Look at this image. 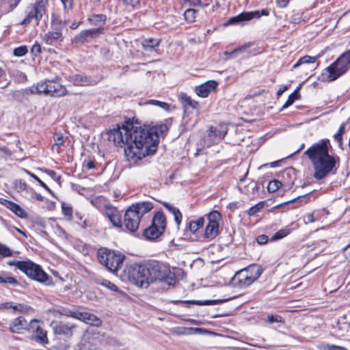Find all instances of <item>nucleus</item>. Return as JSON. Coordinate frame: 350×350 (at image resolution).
<instances>
[{
    "label": "nucleus",
    "mask_w": 350,
    "mask_h": 350,
    "mask_svg": "<svg viewBox=\"0 0 350 350\" xmlns=\"http://www.w3.org/2000/svg\"><path fill=\"white\" fill-rule=\"evenodd\" d=\"M98 284L107 288L113 292H117L118 291V286L114 283L108 280H103L101 282H98Z\"/></svg>",
    "instance_id": "49"
},
{
    "label": "nucleus",
    "mask_w": 350,
    "mask_h": 350,
    "mask_svg": "<svg viewBox=\"0 0 350 350\" xmlns=\"http://www.w3.org/2000/svg\"><path fill=\"white\" fill-rule=\"evenodd\" d=\"M23 262L24 260H9L8 261L7 264L10 266H14L18 269L21 271Z\"/></svg>",
    "instance_id": "56"
},
{
    "label": "nucleus",
    "mask_w": 350,
    "mask_h": 350,
    "mask_svg": "<svg viewBox=\"0 0 350 350\" xmlns=\"http://www.w3.org/2000/svg\"><path fill=\"white\" fill-rule=\"evenodd\" d=\"M0 284H8L13 286L18 285V281L12 276L11 273L6 271L0 272Z\"/></svg>",
    "instance_id": "33"
},
{
    "label": "nucleus",
    "mask_w": 350,
    "mask_h": 350,
    "mask_svg": "<svg viewBox=\"0 0 350 350\" xmlns=\"http://www.w3.org/2000/svg\"><path fill=\"white\" fill-rule=\"evenodd\" d=\"M42 52V48L41 44L38 41H36L30 49V53L32 58L34 59L36 57H40Z\"/></svg>",
    "instance_id": "43"
},
{
    "label": "nucleus",
    "mask_w": 350,
    "mask_h": 350,
    "mask_svg": "<svg viewBox=\"0 0 350 350\" xmlns=\"http://www.w3.org/2000/svg\"><path fill=\"white\" fill-rule=\"evenodd\" d=\"M70 81L78 86H85L90 84V79L86 76L76 75L71 77Z\"/></svg>",
    "instance_id": "37"
},
{
    "label": "nucleus",
    "mask_w": 350,
    "mask_h": 350,
    "mask_svg": "<svg viewBox=\"0 0 350 350\" xmlns=\"http://www.w3.org/2000/svg\"><path fill=\"white\" fill-rule=\"evenodd\" d=\"M147 103L152 104L156 106H158L165 111H169L170 106L167 103L160 101L158 100H149Z\"/></svg>",
    "instance_id": "50"
},
{
    "label": "nucleus",
    "mask_w": 350,
    "mask_h": 350,
    "mask_svg": "<svg viewBox=\"0 0 350 350\" xmlns=\"http://www.w3.org/2000/svg\"><path fill=\"white\" fill-rule=\"evenodd\" d=\"M23 170L25 174H28L29 176H31L32 178H33L36 182H38L40 185H41V184L42 183H44L37 175H36L33 172H31L26 169H23Z\"/></svg>",
    "instance_id": "58"
},
{
    "label": "nucleus",
    "mask_w": 350,
    "mask_h": 350,
    "mask_svg": "<svg viewBox=\"0 0 350 350\" xmlns=\"http://www.w3.org/2000/svg\"><path fill=\"white\" fill-rule=\"evenodd\" d=\"M149 284L156 281L168 282L174 279L170 266L159 260L149 259L144 261Z\"/></svg>",
    "instance_id": "7"
},
{
    "label": "nucleus",
    "mask_w": 350,
    "mask_h": 350,
    "mask_svg": "<svg viewBox=\"0 0 350 350\" xmlns=\"http://www.w3.org/2000/svg\"><path fill=\"white\" fill-rule=\"evenodd\" d=\"M27 93L36 95H44L52 97H62L67 94L66 87L60 82V79H45L32 85L27 89Z\"/></svg>",
    "instance_id": "5"
},
{
    "label": "nucleus",
    "mask_w": 350,
    "mask_h": 350,
    "mask_svg": "<svg viewBox=\"0 0 350 350\" xmlns=\"http://www.w3.org/2000/svg\"><path fill=\"white\" fill-rule=\"evenodd\" d=\"M32 3L46 10L49 0H36V1Z\"/></svg>",
    "instance_id": "59"
},
{
    "label": "nucleus",
    "mask_w": 350,
    "mask_h": 350,
    "mask_svg": "<svg viewBox=\"0 0 350 350\" xmlns=\"http://www.w3.org/2000/svg\"><path fill=\"white\" fill-rule=\"evenodd\" d=\"M350 70V49L342 53L329 66L323 69L321 75L324 81L332 82Z\"/></svg>",
    "instance_id": "6"
},
{
    "label": "nucleus",
    "mask_w": 350,
    "mask_h": 350,
    "mask_svg": "<svg viewBox=\"0 0 350 350\" xmlns=\"http://www.w3.org/2000/svg\"><path fill=\"white\" fill-rule=\"evenodd\" d=\"M327 350H348L344 347L338 346L335 345H327Z\"/></svg>",
    "instance_id": "64"
},
{
    "label": "nucleus",
    "mask_w": 350,
    "mask_h": 350,
    "mask_svg": "<svg viewBox=\"0 0 350 350\" xmlns=\"http://www.w3.org/2000/svg\"><path fill=\"white\" fill-rule=\"evenodd\" d=\"M28 53V47L26 45H21L16 47L13 50V55L16 57H23Z\"/></svg>",
    "instance_id": "47"
},
{
    "label": "nucleus",
    "mask_w": 350,
    "mask_h": 350,
    "mask_svg": "<svg viewBox=\"0 0 350 350\" xmlns=\"http://www.w3.org/2000/svg\"><path fill=\"white\" fill-rule=\"evenodd\" d=\"M0 204L21 218L27 217L25 210L20 205L11 200L1 198Z\"/></svg>",
    "instance_id": "26"
},
{
    "label": "nucleus",
    "mask_w": 350,
    "mask_h": 350,
    "mask_svg": "<svg viewBox=\"0 0 350 350\" xmlns=\"http://www.w3.org/2000/svg\"><path fill=\"white\" fill-rule=\"evenodd\" d=\"M18 312L24 315H31L35 313V309L26 304H18Z\"/></svg>",
    "instance_id": "42"
},
{
    "label": "nucleus",
    "mask_w": 350,
    "mask_h": 350,
    "mask_svg": "<svg viewBox=\"0 0 350 350\" xmlns=\"http://www.w3.org/2000/svg\"><path fill=\"white\" fill-rule=\"evenodd\" d=\"M166 226V217L162 211H158L153 215L151 225L144 230L143 235L146 239L156 240L164 233Z\"/></svg>",
    "instance_id": "11"
},
{
    "label": "nucleus",
    "mask_w": 350,
    "mask_h": 350,
    "mask_svg": "<svg viewBox=\"0 0 350 350\" xmlns=\"http://www.w3.org/2000/svg\"><path fill=\"white\" fill-rule=\"evenodd\" d=\"M161 42V39L146 38L142 42V49L146 52H157Z\"/></svg>",
    "instance_id": "30"
},
{
    "label": "nucleus",
    "mask_w": 350,
    "mask_h": 350,
    "mask_svg": "<svg viewBox=\"0 0 350 350\" xmlns=\"http://www.w3.org/2000/svg\"><path fill=\"white\" fill-rule=\"evenodd\" d=\"M104 31L103 27L92 28L81 31L75 37V42L83 44L99 36Z\"/></svg>",
    "instance_id": "20"
},
{
    "label": "nucleus",
    "mask_w": 350,
    "mask_h": 350,
    "mask_svg": "<svg viewBox=\"0 0 350 350\" xmlns=\"http://www.w3.org/2000/svg\"><path fill=\"white\" fill-rule=\"evenodd\" d=\"M0 204L21 218L27 217L25 210L20 205L11 200L1 198Z\"/></svg>",
    "instance_id": "28"
},
{
    "label": "nucleus",
    "mask_w": 350,
    "mask_h": 350,
    "mask_svg": "<svg viewBox=\"0 0 350 350\" xmlns=\"http://www.w3.org/2000/svg\"><path fill=\"white\" fill-rule=\"evenodd\" d=\"M54 143L51 146L53 151L57 153L62 152V147L64 146L65 139L62 133H55L53 136Z\"/></svg>",
    "instance_id": "35"
},
{
    "label": "nucleus",
    "mask_w": 350,
    "mask_h": 350,
    "mask_svg": "<svg viewBox=\"0 0 350 350\" xmlns=\"http://www.w3.org/2000/svg\"><path fill=\"white\" fill-rule=\"evenodd\" d=\"M105 215L114 227L117 228H123L122 215L116 207L111 205L105 206Z\"/></svg>",
    "instance_id": "22"
},
{
    "label": "nucleus",
    "mask_w": 350,
    "mask_h": 350,
    "mask_svg": "<svg viewBox=\"0 0 350 350\" xmlns=\"http://www.w3.org/2000/svg\"><path fill=\"white\" fill-rule=\"evenodd\" d=\"M263 272L262 267L257 264H252L235 273L231 278L234 286L245 288L256 281Z\"/></svg>",
    "instance_id": "8"
},
{
    "label": "nucleus",
    "mask_w": 350,
    "mask_h": 350,
    "mask_svg": "<svg viewBox=\"0 0 350 350\" xmlns=\"http://www.w3.org/2000/svg\"><path fill=\"white\" fill-rule=\"evenodd\" d=\"M57 313L60 315L70 317L75 319L80 320L85 323L92 326L99 327L102 324V321L100 319L97 317L95 314L87 312H82L64 308L62 310H58Z\"/></svg>",
    "instance_id": "13"
},
{
    "label": "nucleus",
    "mask_w": 350,
    "mask_h": 350,
    "mask_svg": "<svg viewBox=\"0 0 350 350\" xmlns=\"http://www.w3.org/2000/svg\"><path fill=\"white\" fill-rule=\"evenodd\" d=\"M22 0H0V13L7 14L13 12Z\"/></svg>",
    "instance_id": "29"
},
{
    "label": "nucleus",
    "mask_w": 350,
    "mask_h": 350,
    "mask_svg": "<svg viewBox=\"0 0 350 350\" xmlns=\"http://www.w3.org/2000/svg\"><path fill=\"white\" fill-rule=\"evenodd\" d=\"M205 218L206 219V224L204 230L203 238L210 241L215 239L219 233V224L222 220V216L219 211L214 210L204 216L190 220L187 223L186 229L192 234L196 233L204 226Z\"/></svg>",
    "instance_id": "3"
},
{
    "label": "nucleus",
    "mask_w": 350,
    "mask_h": 350,
    "mask_svg": "<svg viewBox=\"0 0 350 350\" xmlns=\"http://www.w3.org/2000/svg\"><path fill=\"white\" fill-rule=\"evenodd\" d=\"M54 335L59 338L70 339L77 332V325L70 322L53 321L51 323Z\"/></svg>",
    "instance_id": "14"
},
{
    "label": "nucleus",
    "mask_w": 350,
    "mask_h": 350,
    "mask_svg": "<svg viewBox=\"0 0 350 350\" xmlns=\"http://www.w3.org/2000/svg\"><path fill=\"white\" fill-rule=\"evenodd\" d=\"M269 12L267 9L262 10H255L251 12H243L239 14L230 18L226 23L224 24L225 27L228 25H234L243 21H250L254 18H259L261 16H269Z\"/></svg>",
    "instance_id": "16"
},
{
    "label": "nucleus",
    "mask_w": 350,
    "mask_h": 350,
    "mask_svg": "<svg viewBox=\"0 0 350 350\" xmlns=\"http://www.w3.org/2000/svg\"><path fill=\"white\" fill-rule=\"evenodd\" d=\"M83 168L87 171L96 169L95 159H85L83 163Z\"/></svg>",
    "instance_id": "51"
},
{
    "label": "nucleus",
    "mask_w": 350,
    "mask_h": 350,
    "mask_svg": "<svg viewBox=\"0 0 350 350\" xmlns=\"http://www.w3.org/2000/svg\"><path fill=\"white\" fill-rule=\"evenodd\" d=\"M62 211L65 217L69 219L72 217V207L70 204L65 202L62 203Z\"/></svg>",
    "instance_id": "48"
},
{
    "label": "nucleus",
    "mask_w": 350,
    "mask_h": 350,
    "mask_svg": "<svg viewBox=\"0 0 350 350\" xmlns=\"http://www.w3.org/2000/svg\"><path fill=\"white\" fill-rule=\"evenodd\" d=\"M256 240L259 245H264L268 242L269 238L266 234H260L256 238Z\"/></svg>",
    "instance_id": "57"
},
{
    "label": "nucleus",
    "mask_w": 350,
    "mask_h": 350,
    "mask_svg": "<svg viewBox=\"0 0 350 350\" xmlns=\"http://www.w3.org/2000/svg\"><path fill=\"white\" fill-rule=\"evenodd\" d=\"M311 193H308L302 196H299L293 200L281 203L275 206V208H279L286 205L290 206V209H295L303 205L308 204L310 201Z\"/></svg>",
    "instance_id": "23"
},
{
    "label": "nucleus",
    "mask_w": 350,
    "mask_h": 350,
    "mask_svg": "<svg viewBox=\"0 0 350 350\" xmlns=\"http://www.w3.org/2000/svg\"><path fill=\"white\" fill-rule=\"evenodd\" d=\"M218 82L215 80H209L195 88L196 94L201 98H206L211 92H216L218 87Z\"/></svg>",
    "instance_id": "21"
},
{
    "label": "nucleus",
    "mask_w": 350,
    "mask_h": 350,
    "mask_svg": "<svg viewBox=\"0 0 350 350\" xmlns=\"http://www.w3.org/2000/svg\"><path fill=\"white\" fill-rule=\"evenodd\" d=\"M250 44H245L241 46H239L236 49H234L233 51H232L231 52H226L225 54L226 55H228L230 57H232L234 54L235 53H240V52H242L243 50L246 49L247 48H248L250 46Z\"/></svg>",
    "instance_id": "53"
},
{
    "label": "nucleus",
    "mask_w": 350,
    "mask_h": 350,
    "mask_svg": "<svg viewBox=\"0 0 350 350\" xmlns=\"http://www.w3.org/2000/svg\"><path fill=\"white\" fill-rule=\"evenodd\" d=\"M291 0H276L275 3L278 8L283 9L288 6Z\"/></svg>",
    "instance_id": "62"
},
{
    "label": "nucleus",
    "mask_w": 350,
    "mask_h": 350,
    "mask_svg": "<svg viewBox=\"0 0 350 350\" xmlns=\"http://www.w3.org/2000/svg\"><path fill=\"white\" fill-rule=\"evenodd\" d=\"M208 130L213 135V137H215L218 142L221 141L228 132V128L224 124H220L217 126H211Z\"/></svg>",
    "instance_id": "31"
},
{
    "label": "nucleus",
    "mask_w": 350,
    "mask_h": 350,
    "mask_svg": "<svg viewBox=\"0 0 350 350\" xmlns=\"http://www.w3.org/2000/svg\"><path fill=\"white\" fill-rule=\"evenodd\" d=\"M44 172L55 180H59L61 178L60 176H57V173L54 170L46 169L44 170Z\"/></svg>",
    "instance_id": "61"
},
{
    "label": "nucleus",
    "mask_w": 350,
    "mask_h": 350,
    "mask_svg": "<svg viewBox=\"0 0 350 350\" xmlns=\"http://www.w3.org/2000/svg\"><path fill=\"white\" fill-rule=\"evenodd\" d=\"M282 186V182L277 179L269 181L267 187V191L269 193H274L277 191Z\"/></svg>",
    "instance_id": "44"
},
{
    "label": "nucleus",
    "mask_w": 350,
    "mask_h": 350,
    "mask_svg": "<svg viewBox=\"0 0 350 350\" xmlns=\"http://www.w3.org/2000/svg\"><path fill=\"white\" fill-rule=\"evenodd\" d=\"M280 319H281V317H280L278 315L271 314V315L268 316V321L271 323H275V322H280V321H281Z\"/></svg>",
    "instance_id": "63"
},
{
    "label": "nucleus",
    "mask_w": 350,
    "mask_h": 350,
    "mask_svg": "<svg viewBox=\"0 0 350 350\" xmlns=\"http://www.w3.org/2000/svg\"><path fill=\"white\" fill-rule=\"evenodd\" d=\"M42 41L49 45H56L61 44L64 40L62 33V28L61 27H55L52 31H49L42 36Z\"/></svg>",
    "instance_id": "19"
},
{
    "label": "nucleus",
    "mask_w": 350,
    "mask_h": 350,
    "mask_svg": "<svg viewBox=\"0 0 350 350\" xmlns=\"http://www.w3.org/2000/svg\"><path fill=\"white\" fill-rule=\"evenodd\" d=\"M13 255L12 250L7 245L0 243V259L11 257Z\"/></svg>",
    "instance_id": "45"
},
{
    "label": "nucleus",
    "mask_w": 350,
    "mask_h": 350,
    "mask_svg": "<svg viewBox=\"0 0 350 350\" xmlns=\"http://www.w3.org/2000/svg\"><path fill=\"white\" fill-rule=\"evenodd\" d=\"M97 259L109 271L116 273L122 268L125 255L107 247H100L97 251Z\"/></svg>",
    "instance_id": "9"
},
{
    "label": "nucleus",
    "mask_w": 350,
    "mask_h": 350,
    "mask_svg": "<svg viewBox=\"0 0 350 350\" xmlns=\"http://www.w3.org/2000/svg\"><path fill=\"white\" fill-rule=\"evenodd\" d=\"M322 56V53H319L316 56H310L308 55L301 57L297 62L293 66V69L298 68L299 66L304 64H313Z\"/></svg>",
    "instance_id": "34"
},
{
    "label": "nucleus",
    "mask_w": 350,
    "mask_h": 350,
    "mask_svg": "<svg viewBox=\"0 0 350 350\" xmlns=\"http://www.w3.org/2000/svg\"><path fill=\"white\" fill-rule=\"evenodd\" d=\"M14 189L17 192H22L26 190L28 187L27 184L24 180L17 179L13 183Z\"/></svg>",
    "instance_id": "46"
},
{
    "label": "nucleus",
    "mask_w": 350,
    "mask_h": 350,
    "mask_svg": "<svg viewBox=\"0 0 350 350\" xmlns=\"http://www.w3.org/2000/svg\"><path fill=\"white\" fill-rule=\"evenodd\" d=\"M21 271L31 280L40 283H44L51 278L49 275L43 270L40 265L30 260H24Z\"/></svg>",
    "instance_id": "12"
},
{
    "label": "nucleus",
    "mask_w": 350,
    "mask_h": 350,
    "mask_svg": "<svg viewBox=\"0 0 350 350\" xmlns=\"http://www.w3.org/2000/svg\"><path fill=\"white\" fill-rule=\"evenodd\" d=\"M123 3L124 5L131 9H134L139 5L140 0H123Z\"/></svg>",
    "instance_id": "54"
},
{
    "label": "nucleus",
    "mask_w": 350,
    "mask_h": 350,
    "mask_svg": "<svg viewBox=\"0 0 350 350\" xmlns=\"http://www.w3.org/2000/svg\"><path fill=\"white\" fill-rule=\"evenodd\" d=\"M42 324H43L42 321L40 323L33 324V327H31L29 333H31V338L32 340L40 345H45L49 343V340L48 338V332L42 327Z\"/></svg>",
    "instance_id": "18"
},
{
    "label": "nucleus",
    "mask_w": 350,
    "mask_h": 350,
    "mask_svg": "<svg viewBox=\"0 0 350 350\" xmlns=\"http://www.w3.org/2000/svg\"><path fill=\"white\" fill-rule=\"evenodd\" d=\"M299 88L295 90L288 96L286 102L282 106V109H286L292 105L294 102L300 98L301 95L299 92Z\"/></svg>",
    "instance_id": "38"
},
{
    "label": "nucleus",
    "mask_w": 350,
    "mask_h": 350,
    "mask_svg": "<svg viewBox=\"0 0 350 350\" xmlns=\"http://www.w3.org/2000/svg\"><path fill=\"white\" fill-rule=\"evenodd\" d=\"M144 261L138 264L134 263L125 267L123 275L131 283L138 287L148 286V277L146 274Z\"/></svg>",
    "instance_id": "10"
},
{
    "label": "nucleus",
    "mask_w": 350,
    "mask_h": 350,
    "mask_svg": "<svg viewBox=\"0 0 350 350\" xmlns=\"http://www.w3.org/2000/svg\"><path fill=\"white\" fill-rule=\"evenodd\" d=\"M184 3L188 4L189 6L193 7H202L201 0H183Z\"/></svg>",
    "instance_id": "55"
},
{
    "label": "nucleus",
    "mask_w": 350,
    "mask_h": 350,
    "mask_svg": "<svg viewBox=\"0 0 350 350\" xmlns=\"http://www.w3.org/2000/svg\"><path fill=\"white\" fill-rule=\"evenodd\" d=\"M153 208L150 202H140L132 204L124 215L123 227L130 233L137 232L142 217Z\"/></svg>",
    "instance_id": "4"
},
{
    "label": "nucleus",
    "mask_w": 350,
    "mask_h": 350,
    "mask_svg": "<svg viewBox=\"0 0 350 350\" xmlns=\"http://www.w3.org/2000/svg\"><path fill=\"white\" fill-rule=\"evenodd\" d=\"M163 206L174 215L176 224L179 226L183 220V215L180 210L169 203H163Z\"/></svg>",
    "instance_id": "32"
},
{
    "label": "nucleus",
    "mask_w": 350,
    "mask_h": 350,
    "mask_svg": "<svg viewBox=\"0 0 350 350\" xmlns=\"http://www.w3.org/2000/svg\"><path fill=\"white\" fill-rule=\"evenodd\" d=\"M178 100L180 103L185 113L189 112L190 110L200 111V105L198 101L193 99L190 96L185 93H181L178 96Z\"/></svg>",
    "instance_id": "24"
},
{
    "label": "nucleus",
    "mask_w": 350,
    "mask_h": 350,
    "mask_svg": "<svg viewBox=\"0 0 350 350\" xmlns=\"http://www.w3.org/2000/svg\"><path fill=\"white\" fill-rule=\"evenodd\" d=\"M107 21V16L103 14H93L88 18V21L92 25H104Z\"/></svg>",
    "instance_id": "36"
},
{
    "label": "nucleus",
    "mask_w": 350,
    "mask_h": 350,
    "mask_svg": "<svg viewBox=\"0 0 350 350\" xmlns=\"http://www.w3.org/2000/svg\"><path fill=\"white\" fill-rule=\"evenodd\" d=\"M63 4L64 8L66 11L70 10L72 8L73 0H60Z\"/></svg>",
    "instance_id": "60"
},
{
    "label": "nucleus",
    "mask_w": 350,
    "mask_h": 350,
    "mask_svg": "<svg viewBox=\"0 0 350 350\" xmlns=\"http://www.w3.org/2000/svg\"><path fill=\"white\" fill-rule=\"evenodd\" d=\"M219 142L215 137H213V135L209 130L207 131V134L204 137H202L200 142L198 144V148L196 149V152L195 153L196 156L200 155L201 152L208 148L213 146L214 144H217Z\"/></svg>",
    "instance_id": "25"
},
{
    "label": "nucleus",
    "mask_w": 350,
    "mask_h": 350,
    "mask_svg": "<svg viewBox=\"0 0 350 350\" xmlns=\"http://www.w3.org/2000/svg\"><path fill=\"white\" fill-rule=\"evenodd\" d=\"M167 131L165 124L141 125L138 118L133 116L124 117L123 122L107 130L106 135L109 142L124 148L128 161L136 163L157 152L160 137Z\"/></svg>",
    "instance_id": "1"
},
{
    "label": "nucleus",
    "mask_w": 350,
    "mask_h": 350,
    "mask_svg": "<svg viewBox=\"0 0 350 350\" xmlns=\"http://www.w3.org/2000/svg\"><path fill=\"white\" fill-rule=\"evenodd\" d=\"M0 204L21 218L27 217L25 210L20 205L11 200L1 198Z\"/></svg>",
    "instance_id": "27"
},
{
    "label": "nucleus",
    "mask_w": 350,
    "mask_h": 350,
    "mask_svg": "<svg viewBox=\"0 0 350 350\" xmlns=\"http://www.w3.org/2000/svg\"><path fill=\"white\" fill-rule=\"evenodd\" d=\"M41 323V320L32 319L29 322L23 316H19L12 320L9 325V331L12 334H24L30 332L31 327L33 324Z\"/></svg>",
    "instance_id": "15"
},
{
    "label": "nucleus",
    "mask_w": 350,
    "mask_h": 350,
    "mask_svg": "<svg viewBox=\"0 0 350 350\" xmlns=\"http://www.w3.org/2000/svg\"><path fill=\"white\" fill-rule=\"evenodd\" d=\"M197 11L195 9L189 8L184 12L185 20L189 23H192L196 21Z\"/></svg>",
    "instance_id": "41"
},
{
    "label": "nucleus",
    "mask_w": 350,
    "mask_h": 350,
    "mask_svg": "<svg viewBox=\"0 0 350 350\" xmlns=\"http://www.w3.org/2000/svg\"><path fill=\"white\" fill-rule=\"evenodd\" d=\"M291 230L289 228L286 227V228H282V229L278 230V232H276L273 235V237L270 239V241H275L277 240L282 239L286 237V236H288L289 234H291Z\"/></svg>",
    "instance_id": "39"
},
{
    "label": "nucleus",
    "mask_w": 350,
    "mask_h": 350,
    "mask_svg": "<svg viewBox=\"0 0 350 350\" xmlns=\"http://www.w3.org/2000/svg\"><path fill=\"white\" fill-rule=\"evenodd\" d=\"M332 149L330 140L325 138L314 143L304 153L312 163L313 177L317 180H323L336 173L340 159L329 154Z\"/></svg>",
    "instance_id": "2"
},
{
    "label": "nucleus",
    "mask_w": 350,
    "mask_h": 350,
    "mask_svg": "<svg viewBox=\"0 0 350 350\" xmlns=\"http://www.w3.org/2000/svg\"><path fill=\"white\" fill-rule=\"evenodd\" d=\"M345 123H342V124H340L337 133L334 136V139L337 142H342V135L345 133Z\"/></svg>",
    "instance_id": "52"
},
{
    "label": "nucleus",
    "mask_w": 350,
    "mask_h": 350,
    "mask_svg": "<svg viewBox=\"0 0 350 350\" xmlns=\"http://www.w3.org/2000/svg\"><path fill=\"white\" fill-rule=\"evenodd\" d=\"M265 201H260L255 205L252 206L247 211V215L250 217L254 216L265 207Z\"/></svg>",
    "instance_id": "40"
},
{
    "label": "nucleus",
    "mask_w": 350,
    "mask_h": 350,
    "mask_svg": "<svg viewBox=\"0 0 350 350\" xmlns=\"http://www.w3.org/2000/svg\"><path fill=\"white\" fill-rule=\"evenodd\" d=\"M45 12V10L30 3L26 8L25 16L21 24L27 25L34 21L36 25H38Z\"/></svg>",
    "instance_id": "17"
}]
</instances>
